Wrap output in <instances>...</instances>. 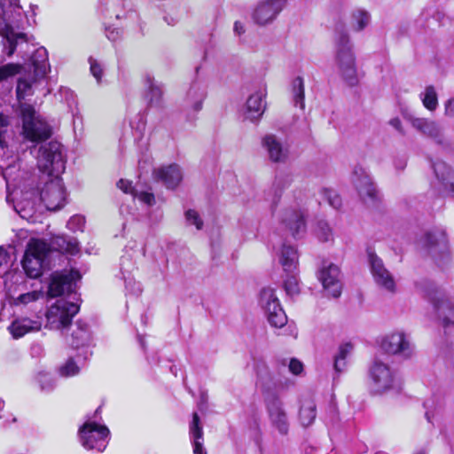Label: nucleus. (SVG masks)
<instances>
[{
  "label": "nucleus",
  "mask_w": 454,
  "mask_h": 454,
  "mask_svg": "<svg viewBox=\"0 0 454 454\" xmlns=\"http://www.w3.org/2000/svg\"><path fill=\"white\" fill-rule=\"evenodd\" d=\"M8 117L0 114V174L6 183V202L19 215L34 221L37 200L50 211L60 209L66 201V190L59 176L47 177L44 186L38 192L34 187L32 173L21 168L20 158L9 149L5 140Z\"/></svg>",
  "instance_id": "f257e3e1"
},
{
  "label": "nucleus",
  "mask_w": 454,
  "mask_h": 454,
  "mask_svg": "<svg viewBox=\"0 0 454 454\" xmlns=\"http://www.w3.org/2000/svg\"><path fill=\"white\" fill-rule=\"evenodd\" d=\"M29 20L20 4V0H0V35L3 37L4 52H14L24 60V69L39 67L38 75L50 71L48 51L44 47L35 48V38L24 32Z\"/></svg>",
  "instance_id": "f03ea898"
},
{
  "label": "nucleus",
  "mask_w": 454,
  "mask_h": 454,
  "mask_svg": "<svg viewBox=\"0 0 454 454\" xmlns=\"http://www.w3.org/2000/svg\"><path fill=\"white\" fill-rule=\"evenodd\" d=\"M334 51L335 64L343 81L351 87L357 85L359 78L353 45L342 25L335 28Z\"/></svg>",
  "instance_id": "7ed1b4c3"
},
{
  "label": "nucleus",
  "mask_w": 454,
  "mask_h": 454,
  "mask_svg": "<svg viewBox=\"0 0 454 454\" xmlns=\"http://www.w3.org/2000/svg\"><path fill=\"white\" fill-rule=\"evenodd\" d=\"M281 235L274 232L270 236V242L272 244L274 250H278V260L285 272L289 274L284 281V288L287 295L294 296L300 292L298 279L295 274L298 264V253L294 247L282 242L280 247L278 248Z\"/></svg>",
  "instance_id": "20e7f679"
},
{
  "label": "nucleus",
  "mask_w": 454,
  "mask_h": 454,
  "mask_svg": "<svg viewBox=\"0 0 454 454\" xmlns=\"http://www.w3.org/2000/svg\"><path fill=\"white\" fill-rule=\"evenodd\" d=\"M30 153L35 155L39 170L47 177L60 176L66 168L62 145L57 141L42 143L38 149L34 146Z\"/></svg>",
  "instance_id": "39448f33"
},
{
  "label": "nucleus",
  "mask_w": 454,
  "mask_h": 454,
  "mask_svg": "<svg viewBox=\"0 0 454 454\" xmlns=\"http://www.w3.org/2000/svg\"><path fill=\"white\" fill-rule=\"evenodd\" d=\"M20 112L24 140L37 145L44 143L51 137L52 127L35 112L32 106L21 104Z\"/></svg>",
  "instance_id": "423d86ee"
},
{
  "label": "nucleus",
  "mask_w": 454,
  "mask_h": 454,
  "mask_svg": "<svg viewBox=\"0 0 454 454\" xmlns=\"http://www.w3.org/2000/svg\"><path fill=\"white\" fill-rule=\"evenodd\" d=\"M49 261L47 242L41 239H31L22 260V268L26 275L31 278H39L43 270L48 266Z\"/></svg>",
  "instance_id": "0eeeda50"
},
{
  "label": "nucleus",
  "mask_w": 454,
  "mask_h": 454,
  "mask_svg": "<svg viewBox=\"0 0 454 454\" xmlns=\"http://www.w3.org/2000/svg\"><path fill=\"white\" fill-rule=\"evenodd\" d=\"M439 319L442 320L448 345L454 348V306L434 286L427 291Z\"/></svg>",
  "instance_id": "6e6552de"
},
{
  "label": "nucleus",
  "mask_w": 454,
  "mask_h": 454,
  "mask_svg": "<svg viewBox=\"0 0 454 454\" xmlns=\"http://www.w3.org/2000/svg\"><path fill=\"white\" fill-rule=\"evenodd\" d=\"M258 302L270 326L281 329L286 325L287 316L274 288H262L259 294Z\"/></svg>",
  "instance_id": "1a4fd4ad"
},
{
  "label": "nucleus",
  "mask_w": 454,
  "mask_h": 454,
  "mask_svg": "<svg viewBox=\"0 0 454 454\" xmlns=\"http://www.w3.org/2000/svg\"><path fill=\"white\" fill-rule=\"evenodd\" d=\"M421 243L439 267L444 268L450 262L451 255L442 229L427 231L421 239Z\"/></svg>",
  "instance_id": "9d476101"
},
{
  "label": "nucleus",
  "mask_w": 454,
  "mask_h": 454,
  "mask_svg": "<svg viewBox=\"0 0 454 454\" xmlns=\"http://www.w3.org/2000/svg\"><path fill=\"white\" fill-rule=\"evenodd\" d=\"M78 311L77 302L60 298L48 309L45 314V327L51 330H63L71 324L72 318Z\"/></svg>",
  "instance_id": "9b49d317"
},
{
  "label": "nucleus",
  "mask_w": 454,
  "mask_h": 454,
  "mask_svg": "<svg viewBox=\"0 0 454 454\" xmlns=\"http://www.w3.org/2000/svg\"><path fill=\"white\" fill-rule=\"evenodd\" d=\"M81 444L89 450L102 452L106 448L110 431L105 425L95 421L85 422L78 431Z\"/></svg>",
  "instance_id": "f8f14e48"
},
{
  "label": "nucleus",
  "mask_w": 454,
  "mask_h": 454,
  "mask_svg": "<svg viewBox=\"0 0 454 454\" xmlns=\"http://www.w3.org/2000/svg\"><path fill=\"white\" fill-rule=\"evenodd\" d=\"M351 182L359 197L365 204H374L379 199V192L370 175L361 166H356L351 175Z\"/></svg>",
  "instance_id": "ddd939ff"
},
{
  "label": "nucleus",
  "mask_w": 454,
  "mask_h": 454,
  "mask_svg": "<svg viewBox=\"0 0 454 454\" xmlns=\"http://www.w3.org/2000/svg\"><path fill=\"white\" fill-rule=\"evenodd\" d=\"M76 271L69 273L56 271L51 274V280L48 286V295L51 298L58 297L67 294L69 298L74 299L76 294L75 289V278H79Z\"/></svg>",
  "instance_id": "4468645a"
},
{
  "label": "nucleus",
  "mask_w": 454,
  "mask_h": 454,
  "mask_svg": "<svg viewBox=\"0 0 454 454\" xmlns=\"http://www.w3.org/2000/svg\"><path fill=\"white\" fill-rule=\"evenodd\" d=\"M317 278L328 295L333 298L340 296L342 284L340 281V270L337 265L325 262L318 272Z\"/></svg>",
  "instance_id": "2eb2a0df"
},
{
  "label": "nucleus",
  "mask_w": 454,
  "mask_h": 454,
  "mask_svg": "<svg viewBox=\"0 0 454 454\" xmlns=\"http://www.w3.org/2000/svg\"><path fill=\"white\" fill-rule=\"evenodd\" d=\"M372 387L378 393H382L394 387L395 373L390 367L376 358L370 369Z\"/></svg>",
  "instance_id": "dca6fc26"
},
{
  "label": "nucleus",
  "mask_w": 454,
  "mask_h": 454,
  "mask_svg": "<svg viewBox=\"0 0 454 454\" xmlns=\"http://www.w3.org/2000/svg\"><path fill=\"white\" fill-rule=\"evenodd\" d=\"M368 260L372 274L376 284L386 291L394 293L395 291V282L393 275L385 267L382 260L371 250L367 251Z\"/></svg>",
  "instance_id": "f3484780"
},
{
  "label": "nucleus",
  "mask_w": 454,
  "mask_h": 454,
  "mask_svg": "<svg viewBox=\"0 0 454 454\" xmlns=\"http://www.w3.org/2000/svg\"><path fill=\"white\" fill-rule=\"evenodd\" d=\"M266 407L270 425L281 435L287 434L290 424L283 402L274 396L267 401Z\"/></svg>",
  "instance_id": "a211bd4d"
},
{
  "label": "nucleus",
  "mask_w": 454,
  "mask_h": 454,
  "mask_svg": "<svg viewBox=\"0 0 454 454\" xmlns=\"http://www.w3.org/2000/svg\"><path fill=\"white\" fill-rule=\"evenodd\" d=\"M279 222L294 239L301 238L306 231L305 217L301 209L293 207L285 209L279 215Z\"/></svg>",
  "instance_id": "6ab92c4d"
},
{
  "label": "nucleus",
  "mask_w": 454,
  "mask_h": 454,
  "mask_svg": "<svg viewBox=\"0 0 454 454\" xmlns=\"http://www.w3.org/2000/svg\"><path fill=\"white\" fill-rule=\"evenodd\" d=\"M287 0H264L260 2L253 12V20L258 25H266L274 20L283 11Z\"/></svg>",
  "instance_id": "aec40b11"
},
{
  "label": "nucleus",
  "mask_w": 454,
  "mask_h": 454,
  "mask_svg": "<svg viewBox=\"0 0 454 454\" xmlns=\"http://www.w3.org/2000/svg\"><path fill=\"white\" fill-rule=\"evenodd\" d=\"M27 70V73L19 77L17 82L16 96L20 102L31 97L35 93V90L38 88V86L43 82L44 78L47 74H44L43 75L39 76L37 74V71H39V67L36 68V67Z\"/></svg>",
  "instance_id": "412c9836"
},
{
  "label": "nucleus",
  "mask_w": 454,
  "mask_h": 454,
  "mask_svg": "<svg viewBox=\"0 0 454 454\" xmlns=\"http://www.w3.org/2000/svg\"><path fill=\"white\" fill-rule=\"evenodd\" d=\"M205 98V88L199 82H193L186 94L183 106L187 121H192L195 119V114L202 109Z\"/></svg>",
  "instance_id": "4be33fe9"
},
{
  "label": "nucleus",
  "mask_w": 454,
  "mask_h": 454,
  "mask_svg": "<svg viewBox=\"0 0 454 454\" xmlns=\"http://www.w3.org/2000/svg\"><path fill=\"white\" fill-rule=\"evenodd\" d=\"M381 348L387 354L399 355L403 357H410L413 351L411 344L403 333L387 335L382 340Z\"/></svg>",
  "instance_id": "5701e85b"
},
{
  "label": "nucleus",
  "mask_w": 454,
  "mask_h": 454,
  "mask_svg": "<svg viewBox=\"0 0 454 454\" xmlns=\"http://www.w3.org/2000/svg\"><path fill=\"white\" fill-rule=\"evenodd\" d=\"M43 325V317L36 315L33 318L20 317L15 318L8 327L14 339H20L27 333L37 332Z\"/></svg>",
  "instance_id": "b1692460"
},
{
  "label": "nucleus",
  "mask_w": 454,
  "mask_h": 454,
  "mask_svg": "<svg viewBox=\"0 0 454 454\" xmlns=\"http://www.w3.org/2000/svg\"><path fill=\"white\" fill-rule=\"evenodd\" d=\"M411 125L423 135L434 139L438 145H450L442 134V127L434 121L426 118H412Z\"/></svg>",
  "instance_id": "393cba45"
},
{
  "label": "nucleus",
  "mask_w": 454,
  "mask_h": 454,
  "mask_svg": "<svg viewBox=\"0 0 454 454\" xmlns=\"http://www.w3.org/2000/svg\"><path fill=\"white\" fill-rule=\"evenodd\" d=\"M92 334L88 323L83 320H77L72 329L69 343L74 349L82 351L90 349L92 345Z\"/></svg>",
  "instance_id": "a878e982"
},
{
  "label": "nucleus",
  "mask_w": 454,
  "mask_h": 454,
  "mask_svg": "<svg viewBox=\"0 0 454 454\" xmlns=\"http://www.w3.org/2000/svg\"><path fill=\"white\" fill-rule=\"evenodd\" d=\"M432 168L442 192L454 197V171L442 160L433 162Z\"/></svg>",
  "instance_id": "bb28decb"
},
{
  "label": "nucleus",
  "mask_w": 454,
  "mask_h": 454,
  "mask_svg": "<svg viewBox=\"0 0 454 454\" xmlns=\"http://www.w3.org/2000/svg\"><path fill=\"white\" fill-rule=\"evenodd\" d=\"M153 176L157 181L161 182L168 189L176 188L183 178L181 168L176 164L156 168L153 171Z\"/></svg>",
  "instance_id": "cd10ccee"
},
{
  "label": "nucleus",
  "mask_w": 454,
  "mask_h": 454,
  "mask_svg": "<svg viewBox=\"0 0 454 454\" xmlns=\"http://www.w3.org/2000/svg\"><path fill=\"white\" fill-rule=\"evenodd\" d=\"M92 356L90 349L79 351L75 356L69 357L64 364L59 367V374L63 377H73L79 374L81 368Z\"/></svg>",
  "instance_id": "c85d7f7f"
},
{
  "label": "nucleus",
  "mask_w": 454,
  "mask_h": 454,
  "mask_svg": "<svg viewBox=\"0 0 454 454\" xmlns=\"http://www.w3.org/2000/svg\"><path fill=\"white\" fill-rule=\"evenodd\" d=\"M47 245L49 247V256H51L52 251L70 254L72 255L78 254L80 251L77 239L67 235L54 236Z\"/></svg>",
  "instance_id": "c756f323"
},
{
  "label": "nucleus",
  "mask_w": 454,
  "mask_h": 454,
  "mask_svg": "<svg viewBox=\"0 0 454 454\" xmlns=\"http://www.w3.org/2000/svg\"><path fill=\"white\" fill-rule=\"evenodd\" d=\"M145 98L150 107L161 108L163 106L162 84L157 82L154 77L146 74L144 77Z\"/></svg>",
  "instance_id": "7c9ffc66"
},
{
  "label": "nucleus",
  "mask_w": 454,
  "mask_h": 454,
  "mask_svg": "<svg viewBox=\"0 0 454 454\" xmlns=\"http://www.w3.org/2000/svg\"><path fill=\"white\" fill-rule=\"evenodd\" d=\"M262 144L271 161L284 162L287 158V148L275 135H266Z\"/></svg>",
  "instance_id": "2f4dec72"
},
{
  "label": "nucleus",
  "mask_w": 454,
  "mask_h": 454,
  "mask_svg": "<svg viewBox=\"0 0 454 454\" xmlns=\"http://www.w3.org/2000/svg\"><path fill=\"white\" fill-rule=\"evenodd\" d=\"M266 96L265 90H259L252 94L247 101L246 118L252 121H258L266 107L264 98Z\"/></svg>",
  "instance_id": "473e14b6"
},
{
  "label": "nucleus",
  "mask_w": 454,
  "mask_h": 454,
  "mask_svg": "<svg viewBox=\"0 0 454 454\" xmlns=\"http://www.w3.org/2000/svg\"><path fill=\"white\" fill-rule=\"evenodd\" d=\"M190 437L193 447V453L207 454L203 447V429L197 412L193 413L192 421L190 424Z\"/></svg>",
  "instance_id": "72a5a7b5"
},
{
  "label": "nucleus",
  "mask_w": 454,
  "mask_h": 454,
  "mask_svg": "<svg viewBox=\"0 0 454 454\" xmlns=\"http://www.w3.org/2000/svg\"><path fill=\"white\" fill-rule=\"evenodd\" d=\"M317 416V407L315 402L310 399H304L301 402L299 411V419L302 427H306L310 426Z\"/></svg>",
  "instance_id": "f704fd0d"
},
{
  "label": "nucleus",
  "mask_w": 454,
  "mask_h": 454,
  "mask_svg": "<svg viewBox=\"0 0 454 454\" xmlns=\"http://www.w3.org/2000/svg\"><path fill=\"white\" fill-rule=\"evenodd\" d=\"M44 293L42 290H33L19 294L17 297H11L10 303L12 306H27L40 299H43Z\"/></svg>",
  "instance_id": "c9c22d12"
},
{
  "label": "nucleus",
  "mask_w": 454,
  "mask_h": 454,
  "mask_svg": "<svg viewBox=\"0 0 454 454\" xmlns=\"http://www.w3.org/2000/svg\"><path fill=\"white\" fill-rule=\"evenodd\" d=\"M292 95L293 102L296 107H300L301 110L305 107V90H304V80L301 76H297L292 82Z\"/></svg>",
  "instance_id": "e433bc0d"
},
{
  "label": "nucleus",
  "mask_w": 454,
  "mask_h": 454,
  "mask_svg": "<svg viewBox=\"0 0 454 454\" xmlns=\"http://www.w3.org/2000/svg\"><path fill=\"white\" fill-rule=\"evenodd\" d=\"M353 346L350 343L340 345L338 353L334 356V371L340 373L346 370L347 357L352 352Z\"/></svg>",
  "instance_id": "4c0bfd02"
},
{
  "label": "nucleus",
  "mask_w": 454,
  "mask_h": 454,
  "mask_svg": "<svg viewBox=\"0 0 454 454\" xmlns=\"http://www.w3.org/2000/svg\"><path fill=\"white\" fill-rule=\"evenodd\" d=\"M135 269V262L132 259V255L127 252L121 257L120 262V271L124 283L129 286L131 283V272Z\"/></svg>",
  "instance_id": "58836bf2"
},
{
  "label": "nucleus",
  "mask_w": 454,
  "mask_h": 454,
  "mask_svg": "<svg viewBox=\"0 0 454 454\" xmlns=\"http://www.w3.org/2000/svg\"><path fill=\"white\" fill-rule=\"evenodd\" d=\"M419 98L423 106L429 111H434L438 106L437 94L433 85L427 86L425 91L420 93Z\"/></svg>",
  "instance_id": "ea45409f"
},
{
  "label": "nucleus",
  "mask_w": 454,
  "mask_h": 454,
  "mask_svg": "<svg viewBox=\"0 0 454 454\" xmlns=\"http://www.w3.org/2000/svg\"><path fill=\"white\" fill-rule=\"evenodd\" d=\"M371 21V16L365 10H356L352 13V27L356 31L363 30L369 25Z\"/></svg>",
  "instance_id": "a19ab883"
},
{
  "label": "nucleus",
  "mask_w": 454,
  "mask_h": 454,
  "mask_svg": "<svg viewBox=\"0 0 454 454\" xmlns=\"http://www.w3.org/2000/svg\"><path fill=\"white\" fill-rule=\"evenodd\" d=\"M42 392L50 393L56 387V380L49 372H39L35 377Z\"/></svg>",
  "instance_id": "79ce46f5"
},
{
  "label": "nucleus",
  "mask_w": 454,
  "mask_h": 454,
  "mask_svg": "<svg viewBox=\"0 0 454 454\" xmlns=\"http://www.w3.org/2000/svg\"><path fill=\"white\" fill-rule=\"evenodd\" d=\"M321 199L327 202L332 207L337 209L341 206V198L333 189L323 188L320 191Z\"/></svg>",
  "instance_id": "37998d69"
},
{
  "label": "nucleus",
  "mask_w": 454,
  "mask_h": 454,
  "mask_svg": "<svg viewBox=\"0 0 454 454\" xmlns=\"http://www.w3.org/2000/svg\"><path fill=\"white\" fill-rule=\"evenodd\" d=\"M315 231L317 237L322 242L333 239V231L329 224L323 220L317 222Z\"/></svg>",
  "instance_id": "c03bdc74"
},
{
  "label": "nucleus",
  "mask_w": 454,
  "mask_h": 454,
  "mask_svg": "<svg viewBox=\"0 0 454 454\" xmlns=\"http://www.w3.org/2000/svg\"><path fill=\"white\" fill-rule=\"evenodd\" d=\"M291 184V178L288 175L285 176H277L273 184V187L275 189V195L273 198V203H277V200L280 198V193L282 190Z\"/></svg>",
  "instance_id": "a18cd8bd"
},
{
  "label": "nucleus",
  "mask_w": 454,
  "mask_h": 454,
  "mask_svg": "<svg viewBox=\"0 0 454 454\" xmlns=\"http://www.w3.org/2000/svg\"><path fill=\"white\" fill-rule=\"evenodd\" d=\"M22 67L20 64H6L0 67V82L20 73Z\"/></svg>",
  "instance_id": "49530a36"
},
{
  "label": "nucleus",
  "mask_w": 454,
  "mask_h": 454,
  "mask_svg": "<svg viewBox=\"0 0 454 454\" xmlns=\"http://www.w3.org/2000/svg\"><path fill=\"white\" fill-rule=\"evenodd\" d=\"M12 256L11 254L4 247H0V276H4L8 273L12 266Z\"/></svg>",
  "instance_id": "de8ad7c7"
},
{
  "label": "nucleus",
  "mask_w": 454,
  "mask_h": 454,
  "mask_svg": "<svg viewBox=\"0 0 454 454\" xmlns=\"http://www.w3.org/2000/svg\"><path fill=\"white\" fill-rule=\"evenodd\" d=\"M145 121H141V122L138 124L137 128L133 133L135 141L137 143V145L139 149L142 151L144 149L147 148V140L144 137V129H145Z\"/></svg>",
  "instance_id": "09e8293b"
},
{
  "label": "nucleus",
  "mask_w": 454,
  "mask_h": 454,
  "mask_svg": "<svg viewBox=\"0 0 454 454\" xmlns=\"http://www.w3.org/2000/svg\"><path fill=\"white\" fill-rule=\"evenodd\" d=\"M85 224V218L82 215H73L67 223V227L72 231H82Z\"/></svg>",
  "instance_id": "8fccbe9b"
},
{
  "label": "nucleus",
  "mask_w": 454,
  "mask_h": 454,
  "mask_svg": "<svg viewBox=\"0 0 454 454\" xmlns=\"http://www.w3.org/2000/svg\"><path fill=\"white\" fill-rule=\"evenodd\" d=\"M89 63H90V69L91 74L95 77L98 83H100L102 76H103V67L99 62H98L97 59H93L92 57L89 58Z\"/></svg>",
  "instance_id": "3c124183"
},
{
  "label": "nucleus",
  "mask_w": 454,
  "mask_h": 454,
  "mask_svg": "<svg viewBox=\"0 0 454 454\" xmlns=\"http://www.w3.org/2000/svg\"><path fill=\"white\" fill-rule=\"evenodd\" d=\"M185 219L189 224L195 225L197 230H200L203 226V221L200 219L199 214L193 209H189L185 212Z\"/></svg>",
  "instance_id": "603ef678"
},
{
  "label": "nucleus",
  "mask_w": 454,
  "mask_h": 454,
  "mask_svg": "<svg viewBox=\"0 0 454 454\" xmlns=\"http://www.w3.org/2000/svg\"><path fill=\"white\" fill-rule=\"evenodd\" d=\"M134 198H137L140 201L148 206H153L155 203V197L153 193L148 192H136Z\"/></svg>",
  "instance_id": "864d4df0"
},
{
  "label": "nucleus",
  "mask_w": 454,
  "mask_h": 454,
  "mask_svg": "<svg viewBox=\"0 0 454 454\" xmlns=\"http://www.w3.org/2000/svg\"><path fill=\"white\" fill-rule=\"evenodd\" d=\"M117 186L125 193L132 194L133 197L135 196L136 192H137V190L132 186V183L129 180L121 179L117 183Z\"/></svg>",
  "instance_id": "5fc2aeb1"
},
{
  "label": "nucleus",
  "mask_w": 454,
  "mask_h": 454,
  "mask_svg": "<svg viewBox=\"0 0 454 454\" xmlns=\"http://www.w3.org/2000/svg\"><path fill=\"white\" fill-rule=\"evenodd\" d=\"M434 403V400H431V399L427 400L424 403V407L426 409L425 417H426L427 420L431 424H434V411H432Z\"/></svg>",
  "instance_id": "6e6d98bb"
},
{
  "label": "nucleus",
  "mask_w": 454,
  "mask_h": 454,
  "mask_svg": "<svg viewBox=\"0 0 454 454\" xmlns=\"http://www.w3.org/2000/svg\"><path fill=\"white\" fill-rule=\"evenodd\" d=\"M289 371L294 374L299 375L303 371V364L296 358H292L289 362Z\"/></svg>",
  "instance_id": "4d7b16f0"
},
{
  "label": "nucleus",
  "mask_w": 454,
  "mask_h": 454,
  "mask_svg": "<svg viewBox=\"0 0 454 454\" xmlns=\"http://www.w3.org/2000/svg\"><path fill=\"white\" fill-rule=\"evenodd\" d=\"M125 287L134 295H139L142 293V287L140 283L136 282L132 277L131 283L129 285V286H127V285L125 284Z\"/></svg>",
  "instance_id": "13d9d810"
},
{
  "label": "nucleus",
  "mask_w": 454,
  "mask_h": 454,
  "mask_svg": "<svg viewBox=\"0 0 454 454\" xmlns=\"http://www.w3.org/2000/svg\"><path fill=\"white\" fill-rule=\"evenodd\" d=\"M106 35L110 41L115 42L120 38V31L115 28L108 27L106 30Z\"/></svg>",
  "instance_id": "bf43d9fd"
},
{
  "label": "nucleus",
  "mask_w": 454,
  "mask_h": 454,
  "mask_svg": "<svg viewBox=\"0 0 454 454\" xmlns=\"http://www.w3.org/2000/svg\"><path fill=\"white\" fill-rule=\"evenodd\" d=\"M445 114L450 116L454 115V98H450L446 102Z\"/></svg>",
  "instance_id": "052dcab7"
},
{
  "label": "nucleus",
  "mask_w": 454,
  "mask_h": 454,
  "mask_svg": "<svg viewBox=\"0 0 454 454\" xmlns=\"http://www.w3.org/2000/svg\"><path fill=\"white\" fill-rule=\"evenodd\" d=\"M43 353V347L40 344H34L31 347L32 356H39Z\"/></svg>",
  "instance_id": "680f3d73"
},
{
  "label": "nucleus",
  "mask_w": 454,
  "mask_h": 454,
  "mask_svg": "<svg viewBox=\"0 0 454 454\" xmlns=\"http://www.w3.org/2000/svg\"><path fill=\"white\" fill-rule=\"evenodd\" d=\"M207 401V395L205 392H201L200 394V400L198 403L200 411H203L206 408V403Z\"/></svg>",
  "instance_id": "e2e57ef3"
},
{
  "label": "nucleus",
  "mask_w": 454,
  "mask_h": 454,
  "mask_svg": "<svg viewBox=\"0 0 454 454\" xmlns=\"http://www.w3.org/2000/svg\"><path fill=\"white\" fill-rule=\"evenodd\" d=\"M62 92L65 94V98H66V100L69 103V102H74L75 101V97H74V92L69 90V89H64L62 90Z\"/></svg>",
  "instance_id": "0e129e2a"
},
{
  "label": "nucleus",
  "mask_w": 454,
  "mask_h": 454,
  "mask_svg": "<svg viewBox=\"0 0 454 454\" xmlns=\"http://www.w3.org/2000/svg\"><path fill=\"white\" fill-rule=\"evenodd\" d=\"M233 30H234V33L239 35L245 33V27H244L243 24L239 21H236L234 23Z\"/></svg>",
  "instance_id": "69168bd1"
},
{
  "label": "nucleus",
  "mask_w": 454,
  "mask_h": 454,
  "mask_svg": "<svg viewBox=\"0 0 454 454\" xmlns=\"http://www.w3.org/2000/svg\"><path fill=\"white\" fill-rule=\"evenodd\" d=\"M390 125L394 127L396 130L401 131L402 122L399 118H393L389 121Z\"/></svg>",
  "instance_id": "338daca9"
},
{
  "label": "nucleus",
  "mask_w": 454,
  "mask_h": 454,
  "mask_svg": "<svg viewBox=\"0 0 454 454\" xmlns=\"http://www.w3.org/2000/svg\"><path fill=\"white\" fill-rule=\"evenodd\" d=\"M137 341L141 347V348L143 349V351L145 352V354H146V346H145V338L140 335V334H137Z\"/></svg>",
  "instance_id": "774afa93"
}]
</instances>
